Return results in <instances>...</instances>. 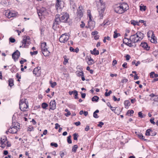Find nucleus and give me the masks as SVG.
<instances>
[{"label":"nucleus","mask_w":158,"mask_h":158,"mask_svg":"<svg viewBox=\"0 0 158 158\" xmlns=\"http://www.w3.org/2000/svg\"><path fill=\"white\" fill-rule=\"evenodd\" d=\"M128 81V80L125 78H124L121 81V82L122 83H124V82L126 83Z\"/></svg>","instance_id":"nucleus-51"},{"label":"nucleus","mask_w":158,"mask_h":158,"mask_svg":"<svg viewBox=\"0 0 158 158\" xmlns=\"http://www.w3.org/2000/svg\"><path fill=\"white\" fill-rule=\"evenodd\" d=\"M63 57L64 58V61L63 62V64L64 65H66L68 62V59L66 58V56H64Z\"/></svg>","instance_id":"nucleus-38"},{"label":"nucleus","mask_w":158,"mask_h":158,"mask_svg":"<svg viewBox=\"0 0 158 158\" xmlns=\"http://www.w3.org/2000/svg\"><path fill=\"white\" fill-rule=\"evenodd\" d=\"M26 99L23 100H21L19 102V108L21 110L23 111H26L28 109V105L26 102Z\"/></svg>","instance_id":"nucleus-2"},{"label":"nucleus","mask_w":158,"mask_h":158,"mask_svg":"<svg viewBox=\"0 0 158 158\" xmlns=\"http://www.w3.org/2000/svg\"><path fill=\"white\" fill-rule=\"evenodd\" d=\"M78 146L77 145H74L72 149V151L75 152Z\"/></svg>","instance_id":"nucleus-35"},{"label":"nucleus","mask_w":158,"mask_h":158,"mask_svg":"<svg viewBox=\"0 0 158 158\" xmlns=\"http://www.w3.org/2000/svg\"><path fill=\"white\" fill-rule=\"evenodd\" d=\"M85 24L83 21L81 22V24L80 25V27L81 28H83L85 26Z\"/></svg>","instance_id":"nucleus-54"},{"label":"nucleus","mask_w":158,"mask_h":158,"mask_svg":"<svg viewBox=\"0 0 158 158\" xmlns=\"http://www.w3.org/2000/svg\"><path fill=\"white\" fill-rule=\"evenodd\" d=\"M91 15H90L89 16V20L88 22V25L89 28L90 29H93L95 26V22L92 21Z\"/></svg>","instance_id":"nucleus-12"},{"label":"nucleus","mask_w":158,"mask_h":158,"mask_svg":"<svg viewBox=\"0 0 158 158\" xmlns=\"http://www.w3.org/2000/svg\"><path fill=\"white\" fill-rule=\"evenodd\" d=\"M90 52L91 54L95 55H98L99 54V51L96 50V48H94L93 51L91 50Z\"/></svg>","instance_id":"nucleus-23"},{"label":"nucleus","mask_w":158,"mask_h":158,"mask_svg":"<svg viewBox=\"0 0 158 158\" xmlns=\"http://www.w3.org/2000/svg\"><path fill=\"white\" fill-rule=\"evenodd\" d=\"M30 38L29 36L23 37V40L22 41V45L20 46V48H26L30 44Z\"/></svg>","instance_id":"nucleus-3"},{"label":"nucleus","mask_w":158,"mask_h":158,"mask_svg":"<svg viewBox=\"0 0 158 158\" xmlns=\"http://www.w3.org/2000/svg\"><path fill=\"white\" fill-rule=\"evenodd\" d=\"M155 74V73L154 72H152L150 73V77L151 78H153L154 77L153 74Z\"/></svg>","instance_id":"nucleus-45"},{"label":"nucleus","mask_w":158,"mask_h":158,"mask_svg":"<svg viewBox=\"0 0 158 158\" xmlns=\"http://www.w3.org/2000/svg\"><path fill=\"white\" fill-rule=\"evenodd\" d=\"M89 129V127L88 125H87L86 127L85 128V130L86 131H88Z\"/></svg>","instance_id":"nucleus-62"},{"label":"nucleus","mask_w":158,"mask_h":158,"mask_svg":"<svg viewBox=\"0 0 158 158\" xmlns=\"http://www.w3.org/2000/svg\"><path fill=\"white\" fill-rule=\"evenodd\" d=\"M41 47H44L46 46V43L45 42L41 43Z\"/></svg>","instance_id":"nucleus-48"},{"label":"nucleus","mask_w":158,"mask_h":158,"mask_svg":"<svg viewBox=\"0 0 158 158\" xmlns=\"http://www.w3.org/2000/svg\"><path fill=\"white\" fill-rule=\"evenodd\" d=\"M61 22V18L60 15L59 14H57L55 16V18L54 20V22L53 24L52 27L53 29L55 28V26H56L60 24Z\"/></svg>","instance_id":"nucleus-6"},{"label":"nucleus","mask_w":158,"mask_h":158,"mask_svg":"<svg viewBox=\"0 0 158 158\" xmlns=\"http://www.w3.org/2000/svg\"><path fill=\"white\" fill-rule=\"evenodd\" d=\"M152 132V131L150 129L147 130L146 131L145 135H152L153 136L156 135V133H154V134H151V132Z\"/></svg>","instance_id":"nucleus-18"},{"label":"nucleus","mask_w":158,"mask_h":158,"mask_svg":"<svg viewBox=\"0 0 158 158\" xmlns=\"http://www.w3.org/2000/svg\"><path fill=\"white\" fill-rule=\"evenodd\" d=\"M50 84L52 88H54L57 85V83L56 82H52L51 81H50Z\"/></svg>","instance_id":"nucleus-32"},{"label":"nucleus","mask_w":158,"mask_h":158,"mask_svg":"<svg viewBox=\"0 0 158 158\" xmlns=\"http://www.w3.org/2000/svg\"><path fill=\"white\" fill-rule=\"evenodd\" d=\"M28 131H30L34 130V128L32 126H30L27 128Z\"/></svg>","instance_id":"nucleus-41"},{"label":"nucleus","mask_w":158,"mask_h":158,"mask_svg":"<svg viewBox=\"0 0 158 158\" xmlns=\"http://www.w3.org/2000/svg\"><path fill=\"white\" fill-rule=\"evenodd\" d=\"M134 112V111L133 110H128L126 114V115L131 116H132L131 114H133Z\"/></svg>","instance_id":"nucleus-30"},{"label":"nucleus","mask_w":158,"mask_h":158,"mask_svg":"<svg viewBox=\"0 0 158 158\" xmlns=\"http://www.w3.org/2000/svg\"><path fill=\"white\" fill-rule=\"evenodd\" d=\"M98 10L99 13L100 19H102L105 9L104 8L101 9H98Z\"/></svg>","instance_id":"nucleus-21"},{"label":"nucleus","mask_w":158,"mask_h":158,"mask_svg":"<svg viewBox=\"0 0 158 158\" xmlns=\"http://www.w3.org/2000/svg\"><path fill=\"white\" fill-rule=\"evenodd\" d=\"M30 53L31 55H36L38 53V51H34L33 52H31Z\"/></svg>","instance_id":"nucleus-46"},{"label":"nucleus","mask_w":158,"mask_h":158,"mask_svg":"<svg viewBox=\"0 0 158 158\" xmlns=\"http://www.w3.org/2000/svg\"><path fill=\"white\" fill-rule=\"evenodd\" d=\"M122 9H123V13L126 11L127 10L129 9V6L128 4L125 3H123L120 4Z\"/></svg>","instance_id":"nucleus-16"},{"label":"nucleus","mask_w":158,"mask_h":158,"mask_svg":"<svg viewBox=\"0 0 158 158\" xmlns=\"http://www.w3.org/2000/svg\"><path fill=\"white\" fill-rule=\"evenodd\" d=\"M87 60V63L89 65H91L94 64L93 60L91 57H88Z\"/></svg>","instance_id":"nucleus-22"},{"label":"nucleus","mask_w":158,"mask_h":158,"mask_svg":"<svg viewBox=\"0 0 158 158\" xmlns=\"http://www.w3.org/2000/svg\"><path fill=\"white\" fill-rule=\"evenodd\" d=\"M81 97L83 98H85L86 94L85 93H82L81 92Z\"/></svg>","instance_id":"nucleus-59"},{"label":"nucleus","mask_w":158,"mask_h":158,"mask_svg":"<svg viewBox=\"0 0 158 158\" xmlns=\"http://www.w3.org/2000/svg\"><path fill=\"white\" fill-rule=\"evenodd\" d=\"M0 140V147L4 148L8 142L7 138L5 136H2Z\"/></svg>","instance_id":"nucleus-5"},{"label":"nucleus","mask_w":158,"mask_h":158,"mask_svg":"<svg viewBox=\"0 0 158 158\" xmlns=\"http://www.w3.org/2000/svg\"><path fill=\"white\" fill-rule=\"evenodd\" d=\"M126 59L127 60H129L131 57L129 55H127L126 56Z\"/></svg>","instance_id":"nucleus-55"},{"label":"nucleus","mask_w":158,"mask_h":158,"mask_svg":"<svg viewBox=\"0 0 158 158\" xmlns=\"http://www.w3.org/2000/svg\"><path fill=\"white\" fill-rule=\"evenodd\" d=\"M20 56V52L17 50L14 52L12 54V58L15 61H16L18 60Z\"/></svg>","instance_id":"nucleus-13"},{"label":"nucleus","mask_w":158,"mask_h":158,"mask_svg":"<svg viewBox=\"0 0 158 158\" xmlns=\"http://www.w3.org/2000/svg\"><path fill=\"white\" fill-rule=\"evenodd\" d=\"M154 118H152L150 119V122L154 125L156 124V123L154 121Z\"/></svg>","instance_id":"nucleus-49"},{"label":"nucleus","mask_w":158,"mask_h":158,"mask_svg":"<svg viewBox=\"0 0 158 158\" xmlns=\"http://www.w3.org/2000/svg\"><path fill=\"white\" fill-rule=\"evenodd\" d=\"M60 15L61 22L67 23V22L68 19L69 18V15L67 13H63Z\"/></svg>","instance_id":"nucleus-8"},{"label":"nucleus","mask_w":158,"mask_h":158,"mask_svg":"<svg viewBox=\"0 0 158 158\" xmlns=\"http://www.w3.org/2000/svg\"><path fill=\"white\" fill-rule=\"evenodd\" d=\"M93 116L94 118H98V114H97V113H96L94 112L93 113Z\"/></svg>","instance_id":"nucleus-56"},{"label":"nucleus","mask_w":158,"mask_h":158,"mask_svg":"<svg viewBox=\"0 0 158 158\" xmlns=\"http://www.w3.org/2000/svg\"><path fill=\"white\" fill-rule=\"evenodd\" d=\"M56 103L55 100L51 101L50 103V109L54 110L56 108Z\"/></svg>","instance_id":"nucleus-15"},{"label":"nucleus","mask_w":158,"mask_h":158,"mask_svg":"<svg viewBox=\"0 0 158 158\" xmlns=\"http://www.w3.org/2000/svg\"><path fill=\"white\" fill-rule=\"evenodd\" d=\"M40 69V67H37L34 69V70L33 71V73L34 74H36L37 73V72Z\"/></svg>","instance_id":"nucleus-31"},{"label":"nucleus","mask_w":158,"mask_h":158,"mask_svg":"<svg viewBox=\"0 0 158 158\" xmlns=\"http://www.w3.org/2000/svg\"><path fill=\"white\" fill-rule=\"evenodd\" d=\"M61 2H57L56 4V10H60L61 8V6L60 5Z\"/></svg>","instance_id":"nucleus-28"},{"label":"nucleus","mask_w":158,"mask_h":158,"mask_svg":"<svg viewBox=\"0 0 158 158\" xmlns=\"http://www.w3.org/2000/svg\"><path fill=\"white\" fill-rule=\"evenodd\" d=\"M73 139L75 140H77V138L78 137V135L77 134L75 133L73 134Z\"/></svg>","instance_id":"nucleus-37"},{"label":"nucleus","mask_w":158,"mask_h":158,"mask_svg":"<svg viewBox=\"0 0 158 158\" xmlns=\"http://www.w3.org/2000/svg\"><path fill=\"white\" fill-rule=\"evenodd\" d=\"M153 32L152 31H149L147 33L148 37V38L151 37L154 35Z\"/></svg>","instance_id":"nucleus-25"},{"label":"nucleus","mask_w":158,"mask_h":158,"mask_svg":"<svg viewBox=\"0 0 158 158\" xmlns=\"http://www.w3.org/2000/svg\"><path fill=\"white\" fill-rule=\"evenodd\" d=\"M84 75V73L83 72H80L78 74V76L79 77L83 76Z\"/></svg>","instance_id":"nucleus-47"},{"label":"nucleus","mask_w":158,"mask_h":158,"mask_svg":"<svg viewBox=\"0 0 158 158\" xmlns=\"http://www.w3.org/2000/svg\"><path fill=\"white\" fill-rule=\"evenodd\" d=\"M140 46L147 51H148L150 48V46H148L147 43L145 42L141 43Z\"/></svg>","instance_id":"nucleus-17"},{"label":"nucleus","mask_w":158,"mask_h":158,"mask_svg":"<svg viewBox=\"0 0 158 158\" xmlns=\"http://www.w3.org/2000/svg\"><path fill=\"white\" fill-rule=\"evenodd\" d=\"M43 54L44 56H48L49 55L50 52L48 51V49H44L42 51H41Z\"/></svg>","instance_id":"nucleus-20"},{"label":"nucleus","mask_w":158,"mask_h":158,"mask_svg":"<svg viewBox=\"0 0 158 158\" xmlns=\"http://www.w3.org/2000/svg\"><path fill=\"white\" fill-rule=\"evenodd\" d=\"M55 125V128L56 129L58 128V127H60V125L58 123H56Z\"/></svg>","instance_id":"nucleus-58"},{"label":"nucleus","mask_w":158,"mask_h":158,"mask_svg":"<svg viewBox=\"0 0 158 158\" xmlns=\"http://www.w3.org/2000/svg\"><path fill=\"white\" fill-rule=\"evenodd\" d=\"M98 99L99 98L98 96H94L92 98V100L93 101L97 102Z\"/></svg>","instance_id":"nucleus-36"},{"label":"nucleus","mask_w":158,"mask_h":158,"mask_svg":"<svg viewBox=\"0 0 158 158\" xmlns=\"http://www.w3.org/2000/svg\"><path fill=\"white\" fill-rule=\"evenodd\" d=\"M38 13L39 16H46L48 15L47 10L44 8H42L38 11Z\"/></svg>","instance_id":"nucleus-9"},{"label":"nucleus","mask_w":158,"mask_h":158,"mask_svg":"<svg viewBox=\"0 0 158 158\" xmlns=\"http://www.w3.org/2000/svg\"><path fill=\"white\" fill-rule=\"evenodd\" d=\"M131 23L134 26L136 25H139V22L136 21H135L134 20H131Z\"/></svg>","instance_id":"nucleus-29"},{"label":"nucleus","mask_w":158,"mask_h":158,"mask_svg":"<svg viewBox=\"0 0 158 158\" xmlns=\"http://www.w3.org/2000/svg\"><path fill=\"white\" fill-rule=\"evenodd\" d=\"M71 136L69 135L67 137V142L69 143H72V140L71 139Z\"/></svg>","instance_id":"nucleus-39"},{"label":"nucleus","mask_w":158,"mask_h":158,"mask_svg":"<svg viewBox=\"0 0 158 158\" xmlns=\"http://www.w3.org/2000/svg\"><path fill=\"white\" fill-rule=\"evenodd\" d=\"M99 35H95L94 36V39L95 40H98L99 38Z\"/></svg>","instance_id":"nucleus-57"},{"label":"nucleus","mask_w":158,"mask_h":158,"mask_svg":"<svg viewBox=\"0 0 158 158\" xmlns=\"http://www.w3.org/2000/svg\"><path fill=\"white\" fill-rule=\"evenodd\" d=\"M104 124V123L102 122H99V124H98V127H102V126Z\"/></svg>","instance_id":"nucleus-52"},{"label":"nucleus","mask_w":158,"mask_h":158,"mask_svg":"<svg viewBox=\"0 0 158 158\" xmlns=\"http://www.w3.org/2000/svg\"><path fill=\"white\" fill-rule=\"evenodd\" d=\"M110 107L111 110H112L113 111H114L115 110V107H113L111 106H110Z\"/></svg>","instance_id":"nucleus-60"},{"label":"nucleus","mask_w":158,"mask_h":158,"mask_svg":"<svg viewBox=\"0 0 158 158\" xmlns=\"http://www.w3.org/2000/svg\"><path fill=\"white\" fill-rule=\"evenodd\" d=\"M150 41L152 43L154 44H156L157 43L156 38L154 35L151 37Z\"/></svg>","instance_id":"nucleus-24"},{"label":"nucleus","mask_w":158,"mask_h":158,"mask_svg":"<svg viewBox=\"0 0 158 158\" xmlns=\"http://www.w3.org/2000/svg\"><path fill=\"white\" fill-rule=\"evenodd\" d=\"M130 102L128 101H125L124 102V105L126 107L128 106H129Z\"/></svg>","instance_id":"nucleus-40"},{"label":"nucleus","mask_w":158,"mask_h":158,"mask_svg":"<svg viewBox=\"0 0 158 158\" xmlns=\"http://www.w3.org/2000/svg\"><path fill=\"white\" fill-rule=\"evenodd\" d=\"M15 39L11 37L9 38V41L11 43H14L15 41Z\"/></svg>","instance_id":"nucleus-43"},{"label":"nucleus","mask_w":158,"mask_h":158,"mask_svg":"<svg viewBox=\"0 0 158 158\" xmlns=\"http://www.w3.org/2000/svg\"><path fill=\"white\" fill-rule=\"evenodd\" d=\"M5 15L6 17L10 19L12 17L15 16L16 15V13L14 11H11L8 10L5 12Z\"/></svg>","instance_id":"nucleus-10"},{"label":"nucleus","mask_w":158,"mask_h":158,"mask_svg":"<svg viewBox=\"0 0 158 158\" xmlns=\"http://www.w3.org/2000/svg\"><path fill=\"white\" fill-rule=\"evenodd\" d=\"M144 37V35L142 33L138 31L136 34L131 35L129 39L125 37L123 40V44L131 47L134 46L133 43H135L140 41Z\"/></svg>","instance_id":"nucleus-1"},{"label":"nucleus","mask_w":158,"mask_h":158,"mask_svg":"<svg viewBox=\"0 0 158 158\" xmlns=\"http://www.w3.org/2000/svg\"><path fill=\"white\" fill-rule=\"evenodd\" d=\"M83 6H80L77 10L78 15L80 18L83 16V12L82 11L83 10Z\"/></svg>","instance_id":"nucleus-14"},{"label":"nucleus","mask_w":158,"mask_h":158,"mask_svg":"<svg viewBox=\"0 0 158 158\" xmlns=\"http://www.w3.org/2000/svg\"><path fill=\"white\" fill-rule=\"evenodd\" d=\"M69 94L70 95H71L73 94H74L75 95V99H77L78 98L77 96L78 95L77 91L76 90H74L73 91H70L69 92Z\"/></svg>","instance_id":"nucleus-19"},{"label":"nucleus","mask_w":158,"mask_h":158,"mask_svg":"<svg viewBox=\"0 0 158 158\" xmlns=\"http://www.w3.org/2000/svg\"><path fill=\"white\" fill-rule=\"evenodd\" d=\"M98 32L97 31H94L92 32L91 34L92 35L94 36L95 35H97L98 34Z\"/></svg>","instance_id":"nucleus-42"},{"label":"nucleus","mask_w":158,"mask_h":158,"mask_svg":"<svg viewBox=\"0 0 158 158\" xmlns=\"http://www.w3.org/2000/svg\"><path fill=\"white\" fill-rule=\"evenodd\" d=\"M42 108L44 109H46V107L48 106V104L46 103H43L41 105Z\"/></svg>","instance_id":"nucleus-34"},{"label":"nucleus","mask_w":158,"mask_h":158,"mask_svg":"<svg viewBox=\"0 0 158 158\" xmlns=\"http://www.w3.org/2000/svg\"><path fill=\"white\" fill-rule=\"evenodd\" d=\"M142 114H143L141 112H139L138 113L139 116L141 118H143V116Z\"/></svg>","instance_id":"nucleus-50"},{"label":"nucleus","mask_w":158,"mask_h":158,"mask_svg":"<svg viewBox=\"0 0 158 158\" xmlns=\"http://www.w3.org/2000/svg\"><path fill=\"white\" fill-rule=\"evenodd\" d=\"M127 63L126 62H124L123 64L122 65V66L124 68H127Z\"/></svg>","instance_id":"nucleus-53"},{"label":"nucleus","mask_w":158,"mask_h":158,"mask_svg":"<svg viewBox=\"0 0 158 158\" xmlns=\"http://www.w3.org/2000/svg\"><path fill=\"white\" fill-rule=\"evenodd\" d=\"M117 30H115L114 32L113 37L114 38H117L118 36H120V34L119 33H117Z\"/></svg>","instance_id":"nucleus-26"},{"label":"nucleus","mask_w":158,"mask_h":158,"mask_svg":"<svg viewBox=\"0 0 158 158\" xmlns=\"http://www.w3.org/2000/svg\"><path fill=\"white\" fill-rule=\"evenodd\" d=\"M69 36L67 33L62 35L59 38V41L61 43L66 42L69 39Z\"/></svg>","instance_id":"nucleus-4"},{"label":"nucleus","mask_w":158,"mask_h":158,"mask_svg":"<svg viewBox=\"0 0 158 158\" xmlns=\"http://www.w3.org/2000/svg\"><path fill=\"white\" fill-rule=\"evenodd\" d=\"M114 11L116 12L118 14H121L123 13V9H122L120 4L115 5Z\"/></svg>","instance_id":"nucleus-11"},{"label":"nucleus","mask_w":158,"mask_h":158,"mask_svg":"<svg viewBox=\"0 0 158 158\" xmlns=\"http://www.w3.org/2000/svg\"><path fill=\"white\" fill-rule=\"evenodd\" d=\"M51 145L52 146H54L55 147H58V144L56 143H51Z\"/></svg>","instance_id":"nucleus-44"},{"label":"nucleus","mask_w":158,"mask_h":158,"mask_svg":"<svg viewBox=\"0 0 158 158\" xmlns=\"http://www.w3.org/2000/svg\"><path fill=\"white\" fill-rule=\"evenodd\" d=\"M117 63V61L115 60H114L113 61L112 64L113 65H114L115 64H116Z\"/></svg>","instance_id":"nucleus-63"},{"label":"nucleus","mask_w":158,"mask_h":158,"mask_svg":"<svg viewBox=\"0 0 158 158\" xmlns=\"http://www.w3.org/2000/svg\"><path fill=\"white\" fill-rule=\"evenodd\" d=\"M18 128V127L16 126L12 125L8 130L6 131V133L7 134H8V132L11 134L16 133Z\"/></svg>","instance_id":"nucleus-7"},{"label":"nucleus","mask_w":158,"mask_h":158,"mask_svg":"<svg viewBox=\"0 0 158 158\" xmlns=\"http://www.w3.org/2000/svg\"><path fill=\"white\" fill-rule=\"evenodd\" d=\"M139 77L137 75V74H135L134 76V78L135 80H137L139 79Z\"/></svg>","instance_id":"nucleus-64"},{"label":"nucleus","mask_w":158,"mask_h":158,"mask_svg":"<svg viewBox=\"0 0 158 158\" xmlns=\"http://www.w3.org/2000/svg\"><path fill=\"white\" fill-rule=\"evenodd\" d=\"M9 85L10 87L14 85V80L12 78L10 79L9 80Z\"/></svg>","instance_id":"nucleus-27"},{"label":"nucleus","mask_w":158,"mask_h":158,"mask_svg":"<svg viewBox=\"0 0 158 158\" xmlns=\"http://www.w3.org/2000/svg\"><path fill=\"white\" fill-rule=\"evenodd\" d=\"M142 4L140 6V10L141 11H145L146 10V6L144 5L141 6Z\"/></svg>","instance_id":"nucleus-33"},{"label":"nucleus","mask_w":158,"mask_h":158,"mask_svg":"<svg viewBox=\"0 0 158 158\" xmlns=\"http://www.w3.org/2000/svg\"><path fill=\"white\" fill-rule=\"evenodd\" d=\"M47 130H45L43 132V134H42L41 135V136H43V135H46V134H47Z\"/></svg>","instance_id":"nucleus-61"}]
</instances>
